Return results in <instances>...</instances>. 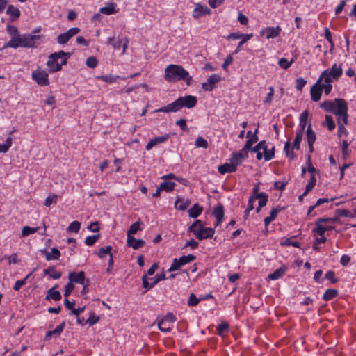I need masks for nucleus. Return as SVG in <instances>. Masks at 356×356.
<instances>
[{
	"label": "nucleus",
	"instance_id": "7ed1b4c3",
	"mask_svg": "<svg viewBox=\"0 0 356 356\" xmlns=\"http://www.w3.org/2000/svg\"><path fill=\"white\" fill-rule=\"evenodd\" d=\"M197 98L193 95L180 97L172 103L156 110V112H177L184 107L192 108L197 104Z\"/></svg>",
	"mask_w": 356,
	"mask_h": 356
},
{
	"label": "nucleus",
	"instance_id": "4c0bfd02",
	"mask_svg": "<svg viewBox=\"0 0 356 356\" xmlns=\"http://www.w3.org/2000/svg\"><path fill=\"white\" fill-rule=\"evenodd\" d=\"M175 183L171 181H163L159 186V189L168 193L174 190Z\"/></svg>",
	"mask_w": 356,
	"mask_h": 356
},
{
	"label": "nucleus",
	"instance_id": "9b49d317",
	"mask_svg": "<svg viewBox=\"0 0 356 356\" xmlns=\"http://www.w3.org/2000/svg\"><path fill=\"white\" fill-rule=\"evenodd\" d=\"M196 259V257L193 254H188L181 256L179 259H174L171 266L168 269V271H175L179 269L180 267L184 266L187 264H189L194 261Z\"/></svg>",
	"mask_w": 356,
	"mask_h": 356
},
{
	"label": "nucleus",
	"instance_id": "8fccbe9b",
	"mask_svg": "<svg viewBox=\"0 0 356 356\" xmlns=\"http://www.w3.org/2000/svg\"><path fill=\"white\" fill-rule=\"evenodd\" d=\"M81 227V223L78 221L72 222L67 227V231L70 232L77 233Z\"/></svg>",
	"mask_w": 356,
	"mask_h": 356
},
{
	"label": "nucleus",
	"instance_id": "1a4fd4ad",
	"mask_svg": "<svg viewBox=\"0 0 356 356\" xmlns=\"http://www.w3.org/2000/svg\"><path fill=\"white\" fill-rule=\"evenodd\" d=\"M332 228V227L325 226L320 225L319 222H316L315 227L312 229V233L314 239L316 241V243H325L327 241V238L325 236V232L326 231L331 230Z\"/></svg>",
	"mask_w": 356,
	"mask_h": 356
},
{
	"label": "nucleus",
	"instance_id": "79ce46f5",
	"mask_svg": "<svg viewBox=\"0 0 356 356\" xmlns=\"http://www.w3.org/2000/svg\"><path fill=\"white\" fill-rule=\"evenodd\" d=\"M39 229V227H31L29 226H25L22 228V237H24L29 236L30 234H34Z\"/></svg>",
	"mask_w": 356,
	"mask_h": 356
},
{
	"label": "nucleus",
	"instance_id": "c756f323",
	"mask_svg": "<svg viewBox=\"0 0 356 356\" xmlns=\"http://www.w3.org/2000/svg\"><path fill=\"white\" fill-rule=\"evenodd\" d=\"M258 132V129L255 130L254 134L245 143L244 147L242 148L245 150L248 154L249 150H250L252 145L255 143L258 140V137L257 136V134Z\"/></svg>",
	"mask_w": 356,
	"mask_h": 356
},
{
	"label": "nucleus",
	"instance_id": "4d7b16f0",
	"mask_svg": "<svg viewBox=\"0 0 356 356\" xmlns=\"http://www.w3.org/2000/svg\"><path fill=\"white\" fill-rule=\"evenodd\" d=\"M201 298H197L195 294L191 293L189 296V299L188 300V305L189 306H196L200 301L201 300Z\"/></svg>",
	"mask_w": 356,
	"mask_h": 356
},
{
	"label": "nucleus",
	"instance_id": "393cba45",
	"mask_svg": "<svg viewBox=\"0 0 356 356\" xmlns=\"http://www.w3.org/2000/svg\"><path fill=\"white\" fill-rule=\"evenodd\" d=\"M284 209V207H280L273 208L270 211V216L264 218V223H265L266 227H267L268 225L276 218L278 213L283 211Z\"/></svg>",
	"mask_w": 356,
	"mask_h": 356
},
{
	"label": "nucleus",
	"instance_id": "72a5a7b5",
	"mask_svg": "<svg viewBox=\"0 0 356 356\" xmlns=\"http://www.w3.org/2000/svg\"><path fill=\"white\" fill-rule=\"evenodd\" d=\"M141 221H136L133 223L129 230L127 232V237H133V235L135 234L138 230H141L140 225H142Z\"/></svg>",
	"mask_w": 356,
	"mask_h": 356
},
{
	"label": "nucleus",
	"instance_id": "6e6d98bb",
	"mask_svg": "<svg viewBox=\"0 0 356 356\" xmlns=\"http://www.w3.org/2000/svg\"><path fill=\"white\" fill-rule=\"evenodd\" d=\"M99 238V234L89 236L86 237V238L85 239V243H86V245H87L88 246H92L96 243V241H97V239Z\"/></svg>",
	"mask_w": 356,
	"mask_h": 356
},
{
	"label": "nucleus",
	"instance_id": "c85d7f7f",
	"mask_svg": "<svg viewBox=\"0 0 356 356\" xmlns=\"http://www.w3.org/2000/svg\"><path fill=\"white\" fill-rule=\"evenodd\" d=\"M45 298L46 300L52 299L55 301H58L61 299V294L58 291L55 290V287H52L48 290Z\"/></svg>",
	"mask_w": 356,
	"mask_h": 356
},
{
	"label": "nucleus",
	"instance_id": "c9c22d12",
	"mask_svg": "<svg viewBox=\"0 0 356 356\" xmlns=\"http://www.w3.org/2000/svg\"><path fill=\"white\" fill-rule=\"evenodd\" d=\"M60 256V251L56 248H53L51 252H47L45 254L47 261L58 259Z\"/></svg>",
	"mask_w": 356,
	"mask_h": 356
},
{
	"label": "nucleus",
	"instance_id": "a211bd4d",
	"mask_svg": "<svg viewBox=\"0 0 356 356\" xmlns=\"http://www.w3.org/2000/svg\"><path fill=\"white\" fill-rule=\"evenodd\" d=\"M69 282L71 283H77V284H84L85 281V273L83 271H80L79 273L71 272L68 275Z\"/></svg>",
	"mask_w": 356,
	"mask_h": 356
},
{
	"label": "nucleus",
	"instance_id": "7c9ffc66",
	"mask_svg": "<svg viewBox=\"0 0 356 356\" xmlns=\"http://www.w3.org/2000/svg\"><path fill=\"white\" fill-rule=\"evenodd\" d=\"M191 204V202L188 199H183V198H180L179 197L175 203V206L177 209L181 210V211H184L186 210L188 207Z\"/></svg>",
	"mask_w": 356,
	"mask_h": 356
},
{
	"label": "nucleus",
	"instance_id": "052dcab7",
	"mask_svg": "<svg viewBox=\"0 0 356 356\" xmlns=\"http://www.w3.org/2000/svg\"><path fill=\"white\" fill-rule=\"evenodd\" d=\"M58 196L55 194L49 195L45 200V206L50 207L53 203L56 202Z\"/></svg>",
	"mask_w": 356,
	"mask_h": 356
},
{
	"label": "nucleus",
	"instance_id": "6e6552de",
	"mask_svg": "<svg viewBox=\"0 0 356 356\" xmlns=\"http://www.w3.org/2000/svg\"><path fill=\"white\" fill-rule=\"evenodd\" d=\"M31 77L40 86H47L49 85L48 73L40 67H38L32 72Z\"/></svg>",
	"mask_w": 356,
	"mask_h": 356
},
{
	"label": "nucleus",
	"instance_id": "b1692460",
	"mask_svg": "<svg viewBox=\"0 0 356 356\" xmlns=\"http://www.w3.org/2000/svg\"><path fill=\"white\" fill-rule=\"evenodd\" d=\"M7 15L10 16V19L12 22L17 20L21 15V12L18 8L13 5H9L6 11Z\"/></svg>",
	"mask_w": 356,
	"mask_h": 356
},
{
	"label": "nucleus",
	"instance_id": "13d9d810",
	"mask_svg": "<svg viewBox=\"0 0 356 356\" xmlns=\"http://www.w3.org/2000/svg\"><path fill=\"white\" fill-rule=\"evenodd\" d=\"M307 81L304 79L300 77L296 81V88L298 91H302Z\"/></svg>",
	"mask_w": 356,
	"mask_h": 356
},
{
	"label": "nucleus",
	"instance_id": "423d86ee",
	"mask_svg": "<svg viewBox=\"0 0 356 356\" xmlns=\"http://www.w3.org/2000/svg\"><path fill=\"white\" fill-rule=\"evenodd\" d=\"M188 230L199 240L212 238L215 231L211 227H204L200 220H196Z\"/></svg>",
	"mask_w": 356,
	"mask_h": 356
},
{
	"label": "nucleus",
	"instance_id": "e433bc0d",
	"mask_svg": "<svg viewBox=\"0 0 356 356\" xmlns=\"http://www.w3.org/2000/svg\"><path fill=\"white\" fill-rule=\"evenodd\" d=\"M65 325V323L63 322L59 325H58L54 330L49 331L46 334V339H49L51 336H59L60 333L63 331Z\"/></svg>",
	"mask_w": 356,
	"mask_h": 356
},
{
	"label": "nucleus",
	"instance_id": "f257e3e1",
	"mask_svg": "<svg viewBox=\"0 0 356 356\" xmlns=\"http://www.w3.org/2000/svg\"><path fill=\"white\" fill-rule=\"evenodd\" d=\"M320 107L327 112L333 113L337 118L348 123V105L343 99L326 100L321 103Z\"/></svg>",
	"mask_w": 356,
	"mask_h": 356
},
{
	"label": "nucleus",
	"instance_id": "ddd939ff",
	"mask_svg": "<svg viewBox=\"0 0 356 356\" xmlns=\"http://www.w3.org/2000/svg\"><path fill=\"white\" fill-rule=\"evenodd\" d=\"M248 156V154L241 149L238 152H234L231 154L229 161L237 168V166L240 165Z\"/></svg>",
	"mask_w": 356,
	"mask_h": 356
},
{
	"label": "nucleus",
	"instance_id": "a878e982",
	"mask_svg": "<svg viewBox=\"0 0 356 356\" xmlns=\"http://www.w3.org/2000/svg\"><path fill=\"white\" fill-rule=\"evenodd\" d=\"M236 170V168L230 161L229 163H225L218 166V172L222 175L227 172H234Z\"/></svg>",
	"mask_w": 356,
	"mask_h": 356
},
{
	"label": "nucleus",
	"instance_id": "bf43d9fd",
	"mask_svg": "<svg viewBox=\"0 0 356 356\" xmlns=\"http://www.w3.org/2000/svg\"><path fill=\"white\" fill-rule=\"evenodd\" d=\"M234 58L232 54H229L224 60V63L222 65L223 70L227 71V67L229 65L233 63Z\"/></svg>",
	"mask_w": 356,
	"mask_h": 356
},
{
	"label": "nucleus",
	"instance_id": "de8ad7c7",
	"mask_svg": "<svg viewBox=\"0 0 356 356\" xmlns=\"http://www.w3.org/2000/svg\"><path fill=\"white\" fill-rule=\"evenodd\" d=\"M112 247L111 245H107L104 248H101L98 252L97 255L99 258H104L106 257V254H112L111 253Z\"/></svg>",
	"mask_w": 356,
	"mask_h": 356
},
{
	"label": "nucleus",
	"instance_id": "f704fd0d",
	"mask_svg": "<svg viewBox=\"0 0 356 356\" xmlns=\"http://www.w3.org/2000/svg\"><path fill=\"white\" fill-rule=\"evenodd\" d=\"M44 273L45 275H49L51 278H53L54 280L59 279L62 275V273L59 271H57L54 266H51V267L45 269L44 270Z\"/></svg>",
	"mask_w": 356,
	"mask_h": 356
},
{
	"label": "nucleus",
	"instance_id": "9d476101",
	"mask_svg": "<svg viewBox=\"0 0 356 356\" xmlns=\"http://www.w3.org/2000/svg\"><path fill=\"white\" fill-rule=\"evenodd\" d=\"M176 321V317L171 313L168 314L159 321L158 326L163 332H169L172 330L173 323Z\"/></svg>",
	"mask_w": 356,
	"mask_h": 356
},
{
	"label": "nucleus",
	"instance_id": "f8f14e48",
	"mask_svg": "<svg viewBox=\"0 0 356 356\" xmlns=\"http://www.w3.org/2000/svg\"><path fill=\"white\" fill-rule=\"evenodd\" d=\"M258 147L261 151H263L265 161L271 160L275 156V147L272 144H267L265 140H261L258 143Z\"/></svg>",
	"mask_w": 356,
	"mask_h": 356
},
{
	"label": "nucleus",
	"instance_id": "cd10ccee",
	"mask_svg": "<svg viewBox=\"0 0 356 356\" xmlns=\"http://www.w3.org/2000/svg\"><path fill=\"white\" fill-rule=\"evenodd\" d=\"M116 4L111 2L107 4V6L102 7L100 8L99 11L102 14H105L107 15L115 14L117 13V10L115 9Z\"/></svg>",
	"mask_w": 356,
	"mask_h": 356
},
{
	"label": "nucleus",
	"instance_id": "37998d69",
	"mask_svg": "<svg viewBox=\"0 0 356 356\" xmlns=\"http://www.w3.org/2000/svg\"><path fill=\"white\" fill-rule=\"evenodd\" d=\"M304 133L297 131L296 138L293 144V149L298 150L300 147V143L302 140Z\"/></svg>",
	"mask_w": 356,
	"mask_h": 356
},
{
	"label": "nucleus",
	"instance_id": "bb28decb",
	"mask_svg": "<svg viewBox=\"0 0 356 356\" xmlns=\"http://www.w3.org/2000/svg\"><path fill=\"white\" fill-rule=\"evenodd\" d=\"M286 273V268L281 266L278 269L275 270L273 273L268 275V279L270 280H276L282 277Z\"/></svg>",
	"mask_w": 356,
	"mask_h": 356
},
{
	"label": "nucleus",
	"instance_id": "c03bdc74",
	"mask_svg": "<svg viewBox=\"0 0 356 356\" xmlns=\"http://www.w3.org/2000/svg\"><path fill=\"white\" fill-rule=\"evenodd\" d=\"M338 294V292L335 289H327L323 294V299L325 300H330L335 298Z\"/></svg>",
	"mask_w": 356,
	"mask_h": 356
},
{
	"label": "nucleus",
	"instance_id": "ea45409f",
	"mask_svg": "<svg viewBox=\"0 0 356 356\" xmlns=\"http://www.w3.org/2000/svg\"><path fill=\"white\" fill-rule=\"evenodd\" d=\"M99 79L104 82L113 83L117 81L118 79H120L119 76H113L111 74L102 75L98 77Z\"/></svg>",
	"mask_w": 356,
	"mask_h": 356
},
{
	"label": "nucleus",
	"instance_id": "69168bd1",
	"mask_svg": "<svg viewBox=\"0 0 356 356\" xmlns=\"http://www.w3.org/2000/svg\"><path fill=\"white\" fill-rule=\"evenodd\" d=\"M143 280V286L146 289V291H148L151 289L152 287H154V285L152 282L149 283L147 279V275H143L142 277Z\"/></svg>",
	"mask_w": 356,
	"mask_h": 356
},
{
	"label": "nucleus",
	"instance_id": "864d4df0",
	"mask_svg": "<svg viewBox=\"0 0 356 356\" xmlns=\"http://www.w3.org/2000/svg\"><path fill=\"white\" fill-rule=\"evenodd\" d=\"M195 146L197 147L207 148L209 146L208 142L202 137L199 136L195 140Z\"/></svg>",
	"mask_w": 356,
	"mask_h": 356
},
{
	"label": "nucleus",
	"instance_id": "20e7f679",
	"mask_svg": "<svg viewBox=\"0 0 356 356\" xmlns=\"http://www.w3.org/2000/svg\"><path fill=\"white\" fill-rule=\"evenodd\" d=\"M70 53L63 51L51 54L48 57L47 65L50 72H56L61 70L62 66L67 64V60L70 56Z\"/></svg>",
	"mask_w": 356,
	"mask_h": 356
},
{
	"label": "nucleus",
	"instance_id": "5fc2aeb1",
	"mask_svg": "<svg viewBox=\"0 0 356 356\" xmlns=\"http://www.w3.org/2000/svg\"><path fill=\"white\" fill-rule=\"evenodd\" d=\"M29 277L28 275L24 279L17 280L13 286V289L16 291H19L23 286L26 284V280Z\"/></svg>",
	"mask_w": 356,
	"mask_h": 356
},
{
	"label": "nucleus",
	"instance_id": "338daca9",
	"mask_svg": "<svg viewBox=\"0 0 356 356\" xmlns=\"http://www.w3.org/2000/svg\"><path fill=\"white\" fill-rule=\"evenodd\" d=\"M325 278L330 280L332 283H336L337 282V279L335 277V273L332 270H329L326 273Z\"/></svg>",
	"mask_w": 356,
	"mask_h": 356
},
{
	"label": "nucleus",
	"instance_id": "6ab92c4d",
	"mask_svg": "<svg viewBox=\"0 0 356 356\" xmlns=\"http://www.w3.org/2000/svg\"><path fill=\"white\" fill-rule=\"evenodd\" d=\"M168 138H169L168 134H165V135L152 138L147 144L145 149H146V150L149 151L154 146H156L158 144H161V143L165 142Z\"/></svg>",
	"mask_w": 356,
	"mask_h": 356
},
{
	"label": "nucleus",
	"instance_id": "09e8293b",
	"mask_svg": "<svg viewBox=\"0 0 356 356\" xmlns=\"http://www.w3.org/2000/svg\"><path fill=\"white\" fill-rule=\"evenodd\" d=\"M122 41V38L117 40L111 37L108 38V43L111 44L116 49H119L120 48Z\"/></svg>",
	"mask_w": 356,
	"mask_h": 356
},
{
	"label": "nucleus",
	"instance_id": "412c9836",
	"mask_svg": "<svg viewBox=\"0 0 356 356\" xmlns=\"http://www.w3.org/2000/svg\"><path fill=\"white\" fill-rule=\"evenodd\" d=\"M316 139V134L314 131L312 130V125L309 124L307 129V140L309 146V152L312 153L314 152V143H315Z\"/></svg>",
	"mask_w": 356,
	"mask_h": 356
},
{
	"label": "nucleus",
	"instance_id": "680f3d73",
	"mask_svg": "<svg viewBox=\"0 0 356 356\" xmlns=\"http://www.w3.org/2000/svg\"><path fill=\"white\" fill-rule=\"evenodd\" d=\"M65 292H64V296L67 297L70 295V293L72 292V291L74 289V284L71 282H68L64 287Z\"/></svg>",
	"mask_w": 356,
	"mask_h": 356
},
{
	"label": "nucleus",
	"instance_id": "603ef678",
	"mask_svg": "<svg viewBox=\"0 0 356 356\" xmlns=\"http://www.w3.org/2000/svg\"><path fill=\"white\" fill-rule=\"evenodd\" d=\"M86 64L88 67L93 69L97 67L98 60L95 57L90 56L87 58Z\"/></svg>",
	"mask_w": 356,
	"mask_h": 356
},
{
	"label": "nucleus",
	"instance_id": "2f4dec72",
	"mask_svg": "<svg viewBox=\"0 0 356 356\" xmlns=\"http://www.w3.org/2000/svg\"><path fill=\"white\" fill-rule=\"evenodd\" d=\"M337 124H338V136L339 138H341L343 137H346L348 135V131L345 128V125H346L348 123H345L341 118H339L337 120Z\"/></svg>",
	"mask_w": 356,
	"mask_h": 356
},
{
	"label": "nucleus",
	"instance_id": "f03ea898",
	"mask_svg": "<svg viewBox=\"0 0 356 356\" xmlns=\"http://www.w3.org/2000/svg\"><path fill=\"white\" fill-rule=\"evenodd\" d=\"M164 79L166 81L170 83L184 81L188 86L192 81V76L181 65L174 64H170L165 67Z\"/></svg>",
	"mask_w": 356,
	"mask_h": 356
},
{
	"label": "nucleus",
	"instance_id": "4468645a",
	"mask_svg": "<svg viewBox=\"0 0 356 356\" xmlns=\"http://www.w3.org/2000/svg\"><path fill=\"white\" fill-rule=\"evenodd\" d=\"M80 31V29L77 27L71 28L65 33L60 34L57 38V41L60 44H65L71 38L78 34Z\"/></svg>",
	"mask_w": 356,
	"mask_h": 356
},
{
	"label": "nucleus",
	"instance_id": "f3484780",
	"mask_svg": "<svg viewBox=\"0 0 356 356\" xmlns=\"http://www.w3.org/2000/svg\"><path fill=\"white\" fill-rule=\"evenodd\" d=\"M321 83L318 79L317 81L311 87L310 94L311 98L314 102H318L320 100L322 95V87Z\"/></svg>",
	"mask_w": 356,
	"mask_h": 356
},
{
	"label": "nucleus",
	"instance_id": "a19ab883",
	"mask_svg": "<svg viewBox=\"0 0 356 356\" xmlns=\"http://www.w3.org/2000/svg\"><path fill=\"white\" fill-rule=\"evenodd\" d=\"M12 145H13L12 138L8 137L6 139L5 143L0 144V153H6L9 150V149L12 146Z\"/></svg>",
	"mask_w": 356,
	"mask_h": 356
},
{
	"label": "nucleus",
	"instance_id": "774afa93",
	"mask_svg": "<svg viewBox=\"0 0 356 356\" xmlns=\"http://www.w3.org/2000/svg\"><path fill=\"white\" fill-rule=\"evenodd\" d=\"M321 87H322V90H324L325 93L327 95H329L331 92L332 90V84H330L329 83H325V82H322L321 83Z\"/></svg>",
	"mask_w": 356,
	"mask_h": 356
},
{
	"label": "nucleus",
	"instance_id": "dca6fc26",
	"mask_svg": "<svg viewBox=\"0 0 356 356\" xmlns=\"http://www.w3.org/2000/svg\"><path fill=\"white\" fill-rule=\"evenodd\" d=\"M195 7L193 12V17L197 19L203 15H209L211 13V10L206 6L200 3H195Z\"/></svg>",
	"mask_w": 356,
	"mask_h": 356
},
{
	"label": "nucleus",
	"instance_id": "49530a36",
	"mask_svg": "<svg viewBox=\"0 0 356 356\" xmlns=\"http://www.w3.org/2000/svg\"><path fill=\"white\" fill-rule=\"evenodd\" d=\"M294 62V59L292 58L291 61H288V60L285 58H282L279 60L278 64L280 67L284 70H287L291 67L292 63Z\"/></svg>",
	"mask_w": 356,
	"mask_h": 356
},
{
	"label": "nucleus",
	"instance_id": "aec40b11",
	"mask_svg": "<svg viewBox=\"0 0 356 356\" xmlns=\"http://www.w3.org/2000/svg\"><path fill=\"white\" fill-rule=\"evenodd\" d=\"M213 214L216 219V222L215 223V227L218 226L222 222L224 217V209L223 206L221 204H218L213 209Z\"/></svg>",
	"mask_w": 356,
	"mask_h": 356
},
{
	"label": "nucleus",
	"instance_id": "5701e85b",
	"mask_svg": "<svg viewBox=\"0 0 356 356\" xmlns=\"http://www.w3.org/2000/svg\"><path fill=\"white\" fill-rule=\"evenodd\" d=\"M127 246L131 247L134 250H138L143 247L145 244V242L143 239H136L133 236L127 237Z\"/></svg>",
	"mask_w": 356,
	"mask_h": 356
},
{
	"label": "nucleus",
	"instance_id": "e2e57ef3",
	"mask_svg": "<svg viewBox=\"0 0 356 356\" xmlns=\"http://www.w3.org/2000/svg\"><path fill=\"white\" fill-rule=\"evenodd\" d=\"M229 325L226 323H221L218 325L217 330L219 335H223L225 332H227Z\"/></svg>",
	"mask_w": 356,
	"mask_h": 356
},
{
	"label": "nucleus",
	"instance_id": "0eeeda50",
	"mask_svg": "<svg viewBox=\"0 0 356 356\" xmlns=\"http://www.w3.org/2000/svg\"><path fill=\"white\" fill-rule=\"evenodd\" d=\"M343 70L341 65L334 64L331 68L323 71L318 78L321 82L330 83L334 81H337L342 75Z\"/></svg>",
	"mask_w": 356,
	"mask_h": 356
},
{
	"label": "nucleus",
	"instance_id": "a18cd8bd",
	"mask_svg": "<svg viewBox=\"0 0 356 356\" xmlns=\"http://www.w3.org/2000/svg\"><path fill=\"white\" fill-rule=\"evenodd\" d=\"M256 198L259 200V208H262L266 205L268 197L265 193H261L256 196Z\"/></svg>",
	"mask_w": 356,
	"mask_h": 356
},
{
	"label": "nucleus",
	"instance_id": "0e129e2a",
	"mask_svg": "<svg viewBox=\"0 0 356 356\" xmlns=\"http://www.w3.org/2000/svg\"><path fill=\"white\" fill-rule=\"evenodd\" d=\"M165 280V275L164 273L157 274L156 276L151 279L154 286L160 281Z\"/></svg>",
	"mask_w": 356,
	"mask_h": 356
},
{
	"label": "nucleus",
	"instance_id": "58836bf2",
	"mask_svg": "<svg viewBox=\"0 0 356 356\" xmlns=\"http://www.w3.org/2000/svg\"><path fill=\"white\" fill-rule=\"evenodd\" d=\"M7 32L10 35V40H15L19 35L17 28L13 25L7 26Z\"/></svg>",
	"mask_w": 356,
	"mask_h": 356
},
{
	"label": "nucleus",
	"instance_id": "2eb2a0df",
	"mask_svg": "<svg viewBox=\"0 0 356 356\" xmlns=\"http://www.w3.org/2000/svg\"><path fill=\"white\" fill-rule=\"evenodd\" d=\"M221 78L218 74H212L208 79L207 82L202 84V88L205 91H211L215 88V85L220 81Z\"/></svg>",
	"mask_w": 356,
	"mask_h": 356
},
{
	"label": "nucleus",
	"instance_id": "473e14b6",
	"mask_svg": "<svg viewBox=\"0 0 356 356\" xmlns=\"http://www.w3.org/2000/svg\"><path fill=\"white\" fill-rule=\"evenodd\" d=\"M188 216L191 218H197L202 212V207H200L198 204H195L189 210H188Z\"/></svg>",
	"mask_w": 356,
	"mask_h": 356
},
{
	"label": "nucleus",
	"instance_id": "4be33fe9",
	"mask_svg": "<svg viewBox=\"0 0 356 356\" xmlns=\"http://www.w3.org/2000/svg\"><path fill=\"white\" fill-rule=\"evenodd\" d=\"M281 29L279 26L277 27H267L261 31V34H265L267 39L274 38L280 34Z\"/></svg>",
	"mask_w": 356,
	"mask_h": 356
},
{
	"label": "nucleus",
	"instance_id": "39448f33",
	"mask_svg": "<svg viewBox=\"0 0 356 356\" xmlns=\"http://www.w3.org/2000/svg\"><path fill=\"white\" fill-rule=\"evenodd\" d=\"M39 39L40 35L19 34L15 40H9L6 47L14 49H17L18 47L31 48L35 47V41Z\"/></svg>",
	"mask_w": 356,
	"mask_h": 356
},
{
	"label": "nucleus",
	"instance_id": "3c124183",
	"mask_svg": "<svg viewBox=\"0 0 356 356\" xmlns=\"http://www.w3.org/2000/svg\"><path fill=\"white\" fill-rule=\"evenodd\" d=\"M324 125L327 126V129L330 131H332L335 128V123L332 119V118L330 115H325V122H324Z\"/></svg>",
	"mask_w": 356,
	"mask_h": 356
}]
</instances>
